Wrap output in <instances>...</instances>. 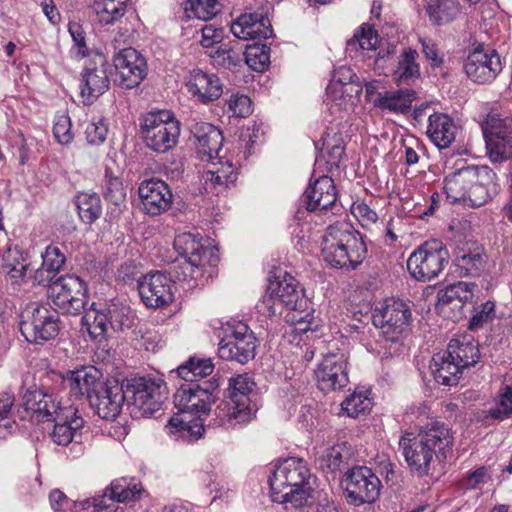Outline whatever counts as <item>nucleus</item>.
I'll list each match as a JSON object with an SVG mask.
<instances>
[{
  "label": "nucleus",
  "instance_id": "7ed1b4c3",
  "mask_svg": "<svg viewBox=\"0 0 512 512\" xmlns=\"http://www.w3.org/2000/svg\"><path fill=\"white\" fill-rule=\"evenodd\" d=\"M310 477V470L302 459H285L269 478L272 501L283 504L286 510L305 506L313 491Z\"/></svg>",
  "mask_w": 512,
  "mask_h": 512
},
{
  "label": "nucleus",
  "instance_id": "2eb2a0df",
  "mask_svg": "<svg viewBox=\"0 0 512 512\" xmlns=\"http://www.w3.org/2000/svg\"><path fill=\"white\" fill-rule=\"evenodd\" d=\"M488 156L493 163H502L512 158V119L499 114H489L482 127Z\"/></svg>",
  "mask_w": 512,
  "mask_h": 512
},
{
  "label": "nucleus",
  "instance_id": "e433bc0d",
  "mask_svg": "<svg viewBox=\"0 0 512 512\" xmlns=\"http://www.w3.org/2000/svg\"><path fill=\"white\" fill-rule=\"evenodd\" d=\"M418 53L412 48H406L399 56L398 66L393 73L397 85H411L420 77V67L416 62Z\"/></svg>",
  "mask_w": 512,
  "mask_h": 512
},
{
  "label": "nucleus",
  "instance_id": "aec40b11",
  "mask_svg": "<svg viewBox=\"0 0 512 512\" xmlns=\"http://www.w3.org/2000/svg\"><path fill=\"white\" fill-rule=\"evenodd\" d=\"M138 291L147 307L162 308L174 301L171 277L158 271L139 278Z\"/></svg>",
  "mask_w": 512,
  "mask_h": 512
},
{
  "label": "nucleus",
  "instance_id": "58836bf2",
  "mask_svg": "<svg viewBox=\"0 0 512 512\" xmlns=\"http://www.w3.org/2000/svg\"><path fill=\"white\" fill-rule=\"evenodd\" d=\"M29 267L24 253L18 247H9L2 256V268L7 276L15 283L24 280Z\"/></svg>",
  "mask_w": 512,
  "mask_h": 512
},
{
  "label": "nucleus",
  "instance_id": "09e8293b",
  "mask_svg": "<svg viewBox=\"0 0 512 512\" xmlns=\"http://www.w3.org/2000/svg\"><path fill=\"white\" fill-rule=\"evenodd\" d=\"M372 408V401L367 391L354 392L349 395L342 403V411L349 417L357 418L365 414Z\"/></svg>",
  "mask_w": 512,
  "mask_h": 512
},
{
  "label": "nucleus",
  "instance_id": "a19ab883",
  "mask_svg": "<svg viewBox=\"0 0 512 512\" xmlns=\"http://www.w3.org/2000/svg\"><path fill=\"white\" fill-rule=\"evenodd\" d=\"M75 205L80 219L86 224L94 223L102 213L101 200L96 193H79L75 197Z\"/></svg>",
  "mask_w": 512,
  "mask_h": 512
},
{
  "label": "nucleus",
  "instance_id": "f257e3e1",
  "mask_svg": "<svg viewBox=\"0 0 512 512\" xmlns=\"http://www.w3.org/2000/svg\"><path fill=\"white\" fill-rule=\"evenodd\" d=\"M46 384V379H41L39 386L24 382L22 405L38 422H54L50 437L57 445L66 446L73 441L77 431L83 427L84 419L77 415L76 408L61 407Z\"/></svg>",
  "mask_w": 512,
  "mask_h": 512
},
{
  "label": "nucleus",
  "instance_id": "e2e57ef3",
  "mask_svg": "<svg viewBox=\"0 0 512 512\" xmlns=\"http://www.w3.org/2000/svg\"><path fill=\"white\" fill-rule=\"evenodd\" d=\"M227 105L228 111L235 117L246 118L252 113V102L246 95H232Z\"/></svg>",
  "mask_w": 512,
  "mask_h": 512
},
{
  "label": "nucleus",
  "instance_id": "f03ea898",
  "mask_svg": "<svg viewBox=\"0 0 512 512\" xmlns=\"http://www.w3.org/2000/svg\"><path fill=\"white\" fill-rule=\"evenodd\" d=\"M453 445L451 430L442 422L433 421L421 427L418 433H405L399 440L405 461L418 477L427 476L440 456Z\"/></svg>",
  "mask_w": 512,
  "mask_h": 512
},
{
  "label": "nucleus",
  "instance_id": "6ab92c4d",
  "mask_svg": "<svg viewBox=\"0 0 512 512\" xmlns=\"http://www.w3.org/2000/svg\"><path fill=\"white\" fill-rule=\"evenodd\" d=\"M114 82L124 89L137 87L147 75L145 58L134 48L121 49L113 57Z\"/></svg>",
  "mask_w": 512,
  "mask_h": 512
},
{
  "label": "nucleus",
  "instance_id": "412c9836",
  "mask_svg": "<svg viewBox=\"0 0 512 512\" xmlns=\"http://www.w3.org/2000/svg\"><path fill=\"white\" fill-rule=\"evenodd\" d=\"M141 209L150 216L166 213L173 204V194L166 182L160 179L143 181L138 188Z\"/></svg>",
  "mask_w": 512,
  "mask_h": 512
},
{
  "label": "nucleus",
  "instance_id": "473e14b6",
  "mask_svg": "<svg viewBox=\"0 0 512 512\" xmlns=\"http://www.w3.org/2000/svg\"><path fill=\"white\" fill-rule=\"evenodd\" d=\"M447 356L446 351L435 354L429 367L437 383L454 386L458 383L463 369L459 363Z\"/></svg>",
  "mask_w": 512,
  "mask_h": 512
},
{
  "label": "nucleus",
  "instance_id": "7c9ffc66",
  "mask_svg": "<svg viewBox=\"0 0 512 512\" xmlns=\"http://www.w3.org/2000/svg\"><path fill=\"white\" fill-rule=\"evenodd\" d=\"M191 133L197 141L200 155L207 156L209 159L218 156L224 137L217 127L210 123L199 122L192 125Z\"/></svg>",
  "mask_w": 512,
  "mask_h": 512
},
{
  "label": "nucleus",
  "instance_id": "1a4fd4ad",
  "mask_svg": "<svg viewBox=\"0 0 512 512\" xmlns=\"http://www.w3.org/2000/svg\"><path fill=\"white\" fill-rule=\"evenodd\" d=\"M125 401L135 417H148L159 411L166 399V386L160 380L139 377L124 386Z\"/></svg>",
  "mask_w": 512,
  "mask_h": 512
},
{
  "label": "nucleus",
  "instance_id": "0eeeda50",
  "mask_svg": "<svg viewBox=\"0 0 512 512\" xmlns=\"http://www.w3.org/2000/svg\"><path fill=\"white\" fill-rule=\"evenodd\" d=\"M20 331L24 338L35 344L54 339L60 331V317L48 304L32 302L20 314Z\"/></svg>",
  "mask_w": 512,
  "mask_h": 512
},
{
  "label": "nucleus",
  "instance_id": "4d7b16f0",
  "mask_svg": "<svg viewBox=\"0 0 512 512\" xmlns=\"http://www.w3.org/2000/svg\"><path fill=\"white\" fill-rule=\"evenodd\" d=\"M208 55L225 68L236 67L241 62L240 53L230 44H221L209 51Z\"/></svg>",
  "mask_w": 512,
  "mask_h": 512
},
{
  "label": "nucleus",
  "instance_id": "9b49d317",
  "mask_svg": "<svg viewBox=\"0 0 512 512\" xmlns=\"http://www.w3.org/2000/svg\"><path fill=\"white\" fill-rule=\"evenodd\" d=\"M449 253L438 241H427L420 245L408 258L407 269L418 281L428 282L438 277L448 264Z\"/></svg>",
  "mask_w": 512,
  "mask_h": 512
},
{
  "label": "nucleus",
  "instance_id": "6e6d98bb",
  "mask_svg": "<svg viewBox=\"0 0 512 512\" xmlns=\"http://www.w3.org/2000/svg\"><path fill=\"white\" fill-rule=\"evenodd\" d=\"M512 414V387L505 385L500 389L495 406L488 411L490 418L502 421Z\"/></svg>",
  "mask_w": 512,
  "mask_h": 512
},
{
  "label": "nucleus",
  "instance_id": "4be33fe9",
  "mask_svg": "<svg viewBox=\"0 0 512 512\" xmlns=\"http://www.w3.org/2000/svg\"><path fill=\"white\" fill-rule=\"evenodd\" d=\"M315 376L319 389L325 393L342 389L348 383L347 358L339 353L325 355Z\"/></svg>",
  "mask_w": 512,
  "mask_h": 512
},
{
  "label": "nucleus",
  "instance_id": "f704fd0d",
  "mask_svg": "<svg viewBox=\"0 0 512 512\" xmlns=\"http://www.w3.org/2000/svg\"><path fill=\"white\" fill-rule=\"evenodd\" d=\"M416 99V92L412 89H399L384 91L383 96H378L374 106L396 114H406L411 109L412 102Z\"/></svg>",
  "mask_w": 512,
  "mask_h": 512
},
{
  "label": "nucleus",
  "instance_id": "f8f14e48",
  "mask_svg": "<svg viewBox=\"0 0 512 512\" xmlns=\"http://www.w3.org/2000/svg\"><path fill=\"white\" fill-rule=\"evenodd\" d=\"M372 321L387 341L397 342L409 330L412 313L406 302L391 298L375 308Z\"/></svg>",
  "mask_w": 512,
  "mask_h": 512
},
{
  "label": "nucleus",
  "instance_id": "f3484780",
  "mask_svg": "<svg viewBox=\"0 0 512 512\" xmlns=\"http://www.w3.org/2000/svg\"><path fill=\"white\" fill-rule=\"evenodd\" d=\"M257 345L253 331L246 324L238 323L220 341L218 353L222 359L245 364L255 357Z\"/></svg>",
  "mask_w": 512,
  "mask_h": 512
},
{
  "label": "nucleus",
  "instance_id": "774afa93",
  "mask_svg": "<svg viewBox=\"0 0 512 512\" xmlns=\"http://www.w3.org/2000/svg\"><path fill=\"white\" fill-rule=\"evenodd\" d=\"M351 210L364 227L375 224L378 220L377 213L364 202L353 204Z\"/></svg>",
  "mask_w": 512,
  "mask_h": 512
},
{
  "label": "nucleus",
  "instance_id": "5701e85b",
  "mask_svg": "<svg viewBox=\"0 0 512 512\" xmlns=\"http://www.w3.org/2000/svg\"><path fill=\"white\" fill-rule=\"evenodd\" d=\"M88 401L100 418L114 420L125 402L124 386L116 380L105 381Z\"/></svg>",
  "mask_w": 512,
  "mask_h": 512
},
{
  "label": "nucleus",
  "instance_id": "20e7f679",
  "mask_svg": "<svg viewBox=\"0 0 512 512\" xmlns=\"http://www.w3.org/2000/svg\"><path fill=\"white\" fill-rule=\"evenodd\" d=\"M367 247L361 234L347 222L330 225L323 236L324 261L334 268L355 269L366 257Z\"/></svg>",
  "mask_w": 512,
  "mask_h": 512
},
{
  "label": "nucleus",
  "instance_id": "bb28decb",
  "mask_svg": "<svg viewBox=\"0 0 512 512\" xmlns=\"http://www.w3.org/2000/svg\"><path fill=\"white\" fill-rule=\"evenodd\" d=\"M337 200L334 181L329 176H320L311 183L303 194L306 209L310 212L323 213L332 208Z\"/></svg>",
  "mask_w": 512,
  "mask_h": 512
},
{
  "label": "nucleus",
  "instance_id": "72a5a7b5",
  "mask_svg": "<svg viewBox=\"0 0 512 512\" xmlns=\"http://www.w3.org/2000/svg\"><path fill=\"white\" fill-rule=\"evenodd\" d=\"M476 176L474 167L460 169L444 180V191L452 203L465 202L470 185Z\"/></svg>",
  "mask_w": 512,
  "mask_h": 512
},
{
  "label": "nucleus",
  "instance_id": "c756f323",
  "mask_svg": "<svg viewBox=\"0 0 512 512\" xmlns=\"http://www.w3.org/2000/svg\"><path fill=\"white\" fill-rule=\"evenodd\" d=\"M487 256L483 248L473 243L471 247H458L455 252L454 264L459 276L478 277L485 270Z\"/></svg>",
  "mask_w": 512,
  "mask_h": 512
},
{
  "label": "nucleus",
  "instance_id": "dca6fc26",
  "mask_svg": "<svg viewBox=\"0 0 512 512\" xmlns=\"http://www.w3.org/2000/svg\"><path fill=\"white\" fill-rule=\"evenodd\" d=\"M218 386L216 380L204 382L203 385L196 383L183 384L174 394L175 407L183 416L195 414L201 417V415L210 411V405L216 398L214 392Z\"/></svg>",
  "mask_w": 512,
  "mask_h": 512
},
{
  "label": "nucleus",
  "instance_id": "cd10ccee",
  "mask_svg": "<svg viewBox=\"0 0 512 512\" xmlns=\"http://www.w3.org/2000/svg\"><path fill=\"white\" fill-rule=\"evenodd\" d=\"M62 382L70 389L71 395L81 399L85 397L90 399L96 390L101 388L105 382L102 379V373L94 366L83 367L75 371H68L62 378Z\"/></svg>",
  "mask_w": 512,
  "mask_h": 512
},
{
  "label": "nucleus",
  "instance_id": "0e129e2a",
  "mask_svg": "<svg viewBox=\"0 0 512 512\" xmlns=\"http://www.w3.org/2000/svg\"><path fill=\"white\" fill-rule=\"evenodd\" d=\"M421 51L432 68H438L444 63V54L440 52L436 43L427 38H420Z\"/></svg>",
  "mask_w": 512,
  "mask_h": 512
},
{
  "label": "nucleus",
  "instance_id": "052dcab7",
  "mask_svg": "<svg viewBox=\"0 0 512 512\" xmlns=\"http://www.w3.org/2000/svg\"><path fill=\"white\" fill-rule=\"evenodd\" d=\"M287 322L294 325V331L297 333H306L313 331L317 327V323L314 320L312 314L307 311V308L303 313L299 311H291L286 315Z\"/></svg>",
  "mask_w": 512,
  "mask_h": 512
},
{
  "label": "nucleus",
  "instance_id": "4468645a",
  "mask_svg": "<svg viewBox=\"0 0 512 512\" xmlns=\"http://www.w3.org/2000/svg\"><path fill=\"white\" fill-rule=\"evenodd\" d=\"M53 304L65 314L77 315L88 301L86 283L74 274L59 277L49 287Z\"/></svg>",
  "mask_w": 512,
  "mask_h": 512
},
{
  "label": "nucleus",
  "instance_id": "69168bd1",
  "mask_svg": "<svg viewBox=\"0 0 512 512\" xmlns=\"http://www.w3.org/2000/svg\"><path fill=\"white\" fill-rule=\"evenodd\" d=\"M71 128L72 123L67 115L57 117L53 126V134L60 144H69L73 140L74 135Z\"/></svg>",
  "mask_w": 512,
  "mask_h": 512
},
{
  "label": "nucleus",
  "instance_id": "2f4dec72",
  "mask_svg": "<svg viewBox=\"0 0 512 512\" xmlns=\"http://www.w3.org/2000/svg\"><path fill=\"white\" fill-rule=\"evenodd\" d=\"M457 127L444 113H434L428 118L427 135L440 149L448 148L455 140Z\"/></svg>",
  "mask_w": 512,
  "mask_h": 512
},
{
  "label": "nucleus",
  "instance_id": "6e6552de",
  "mask_svg": "<svg viewBox=\"0 0 512 512\" xmlns=\"http://www.w3.org/2000/svg\"><path fill=\"white\" fill-rule=\"evenodd\" d=\"M140 132L147 148L166 153L178 143L180 123L170 111L151 112L142 117Z\"/></svg>",
  "mask_w": 512,
  "mask_h": 512
},
{
  "label": "nucleus",
  "instance_id": "9d476101",
  "mask_svg": "<svg viewBox=\"0 0 512 512\" xmlns=\"http://www.w3.org/2000/svg\"><path fill=\"white\" fill-rule=\"evenodd\" d=\"M279 305L286 307L290 312L299 311L300 313L308 307V300L299 282L287 273L269 281L260 307L266 309L263 311L265 314L272 316L281 313L278 309Z\"/></svg>",
  "mask_w": 512,
  "mask_h": 512
},
{
  "label": "nucleus",
  "instance_id": "8fccbe9b",
  "mask_svg": "<svg viewBox=\"0 0 512 512\" xmlns=\"http://www.w3.org/2000/svg\"><path fill=\"white\" fill-rule=\"evenodd\" d=\"M184 10L188 17L193 15L200 20L208 21L219 13L220 8L218 0H185Z\"/></svg>",
  "mask_w": 512,
  "mask_h": 512
},
{
  "label": "nucleus",
  "instance_id": "393cba45",
  "mask_svg": "<svg viewBox=\"0 0 512 512\" xmlns=\"http://www.w3.org/2000/svg\"><path fill=\"white\" fill-rule=\"evenodd\" d=\"M232 34L242 40H266L273 34L269 18L263 12L245 13L231 25Z\"/></svg>",
  "mask_w": 512,
  "mask_h": 512
},
{
  "label": "nucleus",
  "instance_id": "c9c22d12",
  "mask_svg": "<svg viewBox=\"0 0 512 512\" xmlns=\"http://www.w3.org/2000/svg\"><path fill=\"white\" fill-rule=\"evenodd\" d=\"M446 352L462 369L474 366L480 358L478 346L466 336L450 340Z\"/></svg>",
  "mask_w": 512,
  "mask_h": 512
},
{
  "label": "nucleus",
  "instance_id": "ea45409f",
  "mask_svg": "<svg viewBox=\"0 0 512 512\" xmlns=\"http://www.w3.org/2000/svg\"><path fill=\"white\" fill-rule=\"evenodd\" d=\"M213 370L214 365L210 359L190 357L189 360L177 368L176 372L178 377L186 382L194 383L201 378L211 375Z\"/></svg>",
  "mask_w": 512,
  "mask_h": 512
},
{
  "label": "nucleus",
  "instance_id": "ddd939ff",
  "mask_svg": "<svg viewBox=\"0 0 512 512\" xmlns=\"http://www.w3.org/2000/svg\"><path fill=\"white\" fill-rule=\"evenodd\" d=\"M342 485L347 503L354 506L373 503L380 495L381 481L366 466L349 469L344 474Z\"/></svg>",
  "mask_w": 512,
  "mask_h": 512
},
{
  "label": "nucleus",
  "instance_id": "3c124183",
  "mask_svg": "<svg viewBox=\"0 0 512 512\" xmlns=\"http://www.w3.org/2000/svg\"><path fill=\"white\" fill-rule=\"evenodd\" d=\"M323 149L327 154V163L331 167H338L345 155L344 141L337 133H325L322 138Z\"/></svg>",
  "mask_w": 512,
  "mask_h": 512
},
{
  "label": "nucleus",
  "instance_id": "39448f33",
  "mask_svg": "<svg viewBox=\"0 0 512 512\" xmlns=\"http://www.w3.org/2000/svg\"><path fill=\"white\" fill-rule=\"evenodd\" d=\"M174 248L181 260L171 267V274L177 281H197L203 277L207 266H216L219 261L218 249L205 245L192 233H182L174 239Z\"/></svg>",
  "mask_w": 512,
  "mask_h": 512
},
{
  "label": "nucleus",
  "instance_id": "c03bdc74",
  "mask_svg": "<svg viewBox=\"0 0 512 512\" xmlns=\"http://www.w3.org/2000/svg\"><path fill=\"white\" fill-rule=\"evenodd\" d=\"M427 12L436 25H441L456 17L459 5L455 0H428Z\"/></svg>",
  "mask_w": 512,
  "mask_h": 512
},
{
  "label": "nucleus",
  "instance_id": "b1692460",
  "mask_svg": "<svg viewBox=\"0 0 512 512\" xmlns=\"http://www.w3.org/2000/svg\"><path fill=\"white\" fill-rule=\"evenodd\" d=\"M109 84L106 58L103 54L97 53L84 67L81 94L88 98H97L109 88Z\"/></svg>",
  "mask_w": 512,
  "mask_h": 512
},
{
  "label": "nucleus",
  "instance_id": "4c0bfd02",
  "mask_svg": "<svg viewBox=\"0 0 512 512\" xmlns=\"http://www.w3.org/2000/svg\"><path fill=\"white\" fill-rule=\"evenodd\" d=\"M42 266L35 271V281L39 284L49 281L60 271L66 262V257L59 247L49 245L42 254Z\"/></svg>",
  "mask_w": 512,
  "mask_h": 512
},
{
  "label": "nucleus",
  "instance_id": "49530a36",
  "mask_svg": "<svg viewBox=\"0 0 512 512\" xmlns=\"http://www.w3.org/2000/svg\"><path fill=\"white\" fill-rule=\"evenodd\" d=\"M82 326L87 329L92 339H101L108 332V314L105 310L92 309L82 317Z\"/></svg>",
  "mask_w": 512,
  "mask_h": 512
},
{
  "label": "nucleus",
  "instance_id": "bf43d9fd",
  "mask_svg": "<svg viewBox=\"0 0 512 512\" xmlns=\"http://www.w3.org/2000/svg\"><path fill=\"white\" fill-rule=\"evenodd\" d=\"M494 317L495 304L488 300L475 308L474 314L469 321L468 329L471 331L482 329L486 324L491 322Z\"/></svg>",
  "mask_w": 512,
  "mask_h": 512
},
{
  "label": "nucleus",
  "instance_id": "680f3d73",
  "mask_svg": "<svg viewBox=\"0 0 512 512\" xmlns=\"http://www.w3.org/2000/svg\"><path fill=\"white\" fill-rule=\"evenodd\" d=\"M467 303L459 300L444 301L443 294L438 293V309L453 321H459L465 317L464 308Z\"/></svg>",
  "mask_w": 512,
  "mask_h": 512
},
{
  "label": "nucleus",
  "instance_id": "603ef678",
  "mask_svg": "<svg viewBox=\"0 0 512 512\" xmlns=\"http://www.w3.org/2000/svg\"><path fill=\"white\" fill-rule=\"evenodd\" d=\"M269 47L266 44L255 43L245 51L246 64L255 71H264L270 63Z\"/></svg>",
  "mask_w": 512,
  "mask_h": 512
},
{
  "label": "nucleus",
  "instance_id": "13d9d810",
  "mask_svg": "<svg viewBox=\"0 0 512 512\" xmlns=\"http://www.w3.org/2000/svg\"><path fill=\"white\" fill-rule=\"evenodd\" d=\"M344 452L345 449L342 445L326 448L317 458V463L321 469L334 472L340 469L343 464L345 460Z\"/></svg>",
  "mask_w": 512,
  "mask_h": 512
},
{
  "label": "nucleus",
  "instance_id": "a18cd8bd",
  "mask_svg": "<svg viewBox=\"0 0 512 512\" xmlns=\"http://www.w3.org/2000/svg\"><path fill=\"white\" fill-rule=\"evenodd\" d=\"M379 43L377 32L369 25L363 24L354 36L347 41L346 50L348 53L357 52L359 49L372 51Z\"/></svg>",
  "mask_w": 512,
  "mask_h": 512
},
{
  "label": "nucleus",
  "instance_id": "79ce46f5",
  "mask_svg": "<svg viewBox=\"0 0 512 512\" xmlns=\"http://www.w3.org/2000/svg\"><path fill=\"white\" fill-rule=\"evenodd\" d=\"M128 0H94V10L98 21L110 25L121 19L127 8Z\"/></svg>",
  "mask_w": 512,
  "mask_h": 512
},
{
  "label": "nucleus",
  "instance_id": "864d4df0",
  "mask_svg": "<svg viewBox=\"0 0 512 512\" xmlns=\"http://www.w3.org/2000/svg\"><path fill=\"white\" fill-rule=\"evenodd\" d=\"M103 195L108 202L118 207L126 201V189L122 180L117 176H112L108 169L105 174Z\"/></svg>",
  "mask_w": 512,
  "mask_h": 512
},
{
  "label": "nucleus",
  "instance_id": "338daca9",
  "mask_svg": "<svg viewBox=\"0 0 512 512\" xmlns=\"http://www.w3.org/2000/svg\"><path fill=\"white\" fill-rule=\"evenodd\" d=\"M107 133V125L102 119L90 123L85 131L87 141L93 145L102 144L106 139Z\"/></svg>",
  "mask_w": 512,
  "mask_h": 512
},
{
  "label": "nucleus",
  "instance_id": "a211bd4d",
  "mask_svg": "<svg viewBox=\"0 0 512 512\" xmlns=\"http://www.w3.org/2000/svg\"><path fill=\"white\" fill-rule=\"evenodd\" d=\"M464 70L473 82L490 83L502 70L500 56L494 49L479 44L469 50L464 60Z\"/></svg>",
  "mask_w": 512,
  "mask_h": 512
},
{
  "label": "nucleus",
  "instance_id": "423d86ee",
  "mask_svg": "<svg viewBox=\"0 0 512 512\" xmlns=\"http://www.w3.org/2000/svg\"><path fill=\"white\" fill-rule=\"evenodd\" d=\"M254 386L255 383L247 374L232 377L229 380L228 394L214 410V424L234 426L249 422L255 413L249 397Z\"/></svg>",
  "mask_w": 512,
  "mask_h": 512
},
{
  "label": "nucleus",
  "instance_id": "c85d7f7f",
  "mask_svg": "<svg viewBox=\"0 0 512 512\" xmlns=\"http://www.w3.org/2000/svg\"><path fill=\"white\" fill-rule=\"evenodd\" d=\"M186 87L192 97L203 104L217 100L223 93V85L219 77L200 69L190 71Z\"/></svg>",
  "mask_w": 512,
  "mask_h": 512
},
{
  "label": "nucleus",
  "instance_id": "5fc2aeb1",
  "mask_svg": "<svg viewBox=\"0 0 512 512\" xmlns=\"http://www.w3.org/2000/svg\"><path fill=\"white\" fill-rule=\"evenodd\" d=\"M476 287L475 283L458 281L448 285L438 293L443 294L444 301L459 300L462 302H472Z\"/></svg>",
  "mask_w": 512,
  "mask_h": 512
},
{
  "label": "nucleus",
  "instance_id": "37998d69",
  "mask_svg": "<svg viewBox=\"0 0 512 512\" xmlns=\"http://www.w3.org/2000/svg\"><path fill=\"white\" fill-rule=\"evenodd\" d=\"M168 426L170 429H175V432H179L182 438L189 441H196L201 438L205 430L201 417L187 419L183 415L172 417L168 422ZM171 432L174 433L173 430Z\"/></svg>",
  "mask_w": 512,
  "mask_h": 512
},
{
  "label": "nucleus",
  "instance_id": "de8ad7c7",
  "mask_svg": "<svg viewBox=\"0 0 512 512\" xmlns=\"http://www.w3.org/2000/svg\"><path fill=\"white\" fill-rule=\"evenodd\" d=\"M496 193V186L494 184L488 186L481 183L478 173L476 172V176L470 185L464 204L469 207H480L492 199Z\"/></svg>",
  "mask_w": 512,
  "mask_h": 512
},
{
  "label": "nucleus",
  "instance_id": "a878e982",
  "mask_svg": "<svg viewBox=\"0 0 512 512\" xmlns=\"http://www.w3.org/2000/svg\"><path fill=\"white\" fill-rule=\"evenodd\" d=\"M141 489L137 485H131L126 478L115 479L102 494L96 495L85 501L87 507H94V512H102L111 509L115 502H127L134 500Z\"/></svg>",
  "mask_w": 512,
  "mask_h": 512
}]
</instances>
